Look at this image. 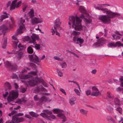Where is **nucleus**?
<instances>
[{
    "label": "nucleus",
    "instance_id": "obj_62",
    "mask_svg": "<svg viewBox=\"0 0 123 123\" xmlns=\"http://www.w3.org/2000/svg\"><path fill=\"white\" fill-rule=\"evenodd\" d=\"M51 32L52 33V35H54L55 34V29L54 30L53 29H52L51 30Z\"/></svg>",
    "mask_w": 123,
    "mask_h": 123
},
{
    "label": "nucleus",
    "instance_id": "obj_58",
    "mask_svg": "<svg viewBox=\"0 0 123 123\" xmlns=\"http://www.w3.org/2000/svg\"><path fill=\"white\" fill-rule=\"evenodd\" d=\"M60 90V91L62 92L63 93H64L65 95H66V92L62 88H61Z\"/></svg>",
    "mask_w": 123,
    "mask_h": 123
},
{
    "label": "nucleus",
    "instance_id": "obj_17",
    "mask_svg": "<svg viewBox=\"0 0 123 123\" xmlns=\"http://www.w3.org/2000/svg\"><path fill=\"white\" fill-rule=\"evenodd\" d=\"M18 118L16 116H13L12 117V121L10 122L8 121L5 123H15L16 122L17 123Z\"/></svg>",
    "mask_w": 123,
    "mask_h": 123
},
{
    "label": "nucleus",
    "instance_id": "obj_23",
    "mask_svg": "<svg viewBox=\"0 0 123 123\" xmlns=\"http://www.w3.org/2000/svg\"><path fill=\"white\" fill-rule=\"evenodd\" d=\"M29 15L31 18L33 17L34 16V12L33 9H31L29 12Z\"/></svg>",
    "mask_w": 123,
    "mask_h": 123
},
{
    "label": "nucleus",
    "instance_id": "obj_27",
    "mask_svg": "<svg viewBox=\"0 0 123 123\" xmlns=\"http://www.w3.org/2000/svg\"><path fill=\"white\" fill-rule=\"evenodd\" d=\"M40 86H37L35 88L34 90V92H40Z\"/></svg>",
    "mask_w": 123,
    "mask_h": 123
},
{
    "label": "nucleus",
    "instance_id": "obj_12",
    "mask_svg": "<svg viewBox=\"0 0 123 123\" xmlns=\"http://www.w3.org/2000/svg\"><path fill=\"white\" fill-rule=\"evenodd\" d=\"M10 26L9 24L7 25H3L0 27V31H6L8 29L9 27Z\"/></svg>",
    "mask_w": 123,
    "mask_h": 123
},
{
    "label": "nucleus",
    "instance_id": "obj_45",
    "mask_svg": "<svg viewBox=\"0 0 123 123\" xmlns=\"http://www.w3.org/2000/svg\"><path fill=\"white\" fill-rule=\"evenodd\" d=\"M116 110L117 111H118L119 113H121L122 111V108L120 107H117L116 109Z\"/></svg>",
    "mask_w": 123,
    "mask_h": 123
},
{
    "label": "nucleus",
    "instance_id": "obj_50",
    "mask_svg": "<svg viewBox=\"0 0 123 123\" xmlns=\"http://www.w3.org/2000/svg\"><path fill=\"white\" fill-rule=\"evenodd\" d=\"M42 84L45 87H47L49 86L45 82L43 81L42 83Z\"/></svg>",
    "mask_w": 123,
    "mask_h": 123
},
{
    "label": "nucleus",
    "instance_id": "obj_13",
    "mask_svg": "<svg viewBox=\"0 0 123 123\" xmlns=\"http://www.w3.org/2000/svg\"><path fill=\"white\" fill-rule=\"evenodd\" d=\"M3 14L0 16V21H2L4 19L8 18L10 15L9 14L7 13L6 12L3 13Z\"/></svg>",
    "mask_w": 123,
    "mask_h": 123
},
{
    "label": "nucleus",
    "instance_id": "obj_19",
    "mask_svg": "<svg viewBox=\"0 0 123 123\" xmlns=\"http://www.w3.org/2000/svg\"><path fill=\"white\" fill-rule=\"evenodd\" d=\"M35 57H34L32 62L35 63L40 62L41 61V59L36 55H35Z\"/></svg>",
    "mask_w": 123,
    "mask_h": 123
},
{
    "label": "nucleus",
    "instance_id": "obj_46",
    "mask_svg": "<svg viewBox=\"0 0 123 123\" xmlns=\"http://www.w3.org/2000/svg\"><path fill=\"white\" fill-rule=\"evenodd\" d=\"M12 38L13 39L16 40V41H15V43L16 44H17L18 43V40H17V38L16 37H14V36H12Z\"/></svg>",
    "mask_w": 123,
    "mask_h": 123
},
{
    "label": "nucleus",
    "instance_id": "obj_63",
    "mask_svg": "<svg viewBox=\"0 0 123 123\" xmlns=\"http://www.w3.org/2000/svg\"><path fill=\"white\" fill-rule=\"evenodd\" d=\"M123 90V88H121L120 87H118L117 88V90L118 91H122Z\"/></svg>",
    "mask_w": 123,
    "mask_h": 123
},
{
    "label": "nucleus",
    "instance_id": "obj_25",
    "mask_svg": "<svg viewBox=\"0 0 123 123\" xmlns=\"http://www.w3.org/2000/svg\"><path fill=\"white\" fill-rule=\"evenodd\" d=\"M27 52L29 54H32L33 52V50L31 46H29L27 48Z\"/></svg>",
    "mask_w": 123,
    "mask_h": 123
},
{
    "label": "nucleus",
    "instance_id": "obj_8",
    "mask_svg": "<svg viewBox=\"0 0 123 123\" xmlns=\"http://www.w3.org/2000/svg\"><path fill=\"white\" fill-rule=\"evenodd\" d=\"M43 111L44 112L41 113L40 115L42 116L43 117L45 118L46 119H49V116L52 114V112L48 110H44Z\"/></svg>",
    "mask_w": 123,
    "mask_h": 123
},
{
    "label": "nucleus",
    "instance_id": "obj_32",
    "mask_svg": "<svg viewBox=\"0 0 123 123\" xmlns=\"http://www.w3.org/2000/svg\"><path fill=\"white\" fill-rule=\"evenodd\" d=\"M31 37L32 40L31 43H33L34 44H36V40L34 37V35H33V34L32 36H31Z\"/></svg>",
    "mask_w": 123,
    "mask_h": 123
},
{
    "label": "nucleus",
    "instance_id": "obj_5",
    "mask_svg": "<svg viewBox=\"0 0 123 123\" xmlns=\"http://www.w3.org/2000/svg\"><path fill=\"white\" fill-rule=\"evenodd\" d=\"M18 93L16 91H12L11 94L7 98L8 101L10 102L13 101L14 100L17 98L18 97Z\"/></svg>",
    "mask_w": 123,
    "mask_h": 123
},
{
    "label": "nucleus",
    "instance_id": "obj_43",
    "mask_svg": "<svg viewBox=\"0 0 123 123\" xmlns=\"http://www.w3.org/2000/svg\"><path fill=\"white\" fill-rule=\"evenodd\" d=\"M22 99V102H23L24 103H25L27 101V98L25 97H23L22 98H21Z\"/></svg>",
    "mask_w": 123,
    "mask_h": 123
},
{
    "label": "nucleus",
    "instance_id": "obj_20",
    "mask_svg": "<svg viewBox=\"0 0 123 123\" xmlns=\"http://www.w3.org/2000/svg\"><path fill=\"white\" fill-rule=\"evenodd\" d=\"M35 80L36 83V85H37L39 83H42L43 81V80L42 78L36 77L35 79Z\"/></svg>",
    "mask_w": 123,
    "mask_h": 123
},
{
    "label": "nucleus",
    "instance_id": "obj_47",
    "mask_svg": "<svg viewBox=\"0 0 123 123\" xmlns=\"http://www.w3.org/2000/svg\"><path fill=\"white\" fill-rule=\"evenodd\" d=\"M61 65L62 68H65L67 67V64L65 62L62 63L61 64Z\"/></svg>",
    "mask_w": 123,
    "mask_h": 123
},
{
    "label": "nucleus",
    "instance_id": "obj_6",
    "mask_svg": "<svg viewBox=\"0 0 123 123\" xmlns=\"http://www.w3.org/2000/svg\"><path fill=\"white\" fill-rule=\"evenodd\" d=\"M53 110L54 112H60L57 114V116L60 118L63 119L62 120L63 122H64L65 121H66V117L65 115L63 114L60 112H61L60 111H62V110H59L58 109H53Z\"/></svg>",
    "mask_w": 123,
    "mask_h": 123
},
{
    "label": "nucleus",
    "instance_id": "obj_60",
    "mask_svg": "<svg viewBox=\"0 0 123 123\" xmlns=\"http://www.w3.org/2000/svg\"><path fill=\"white\" fill-rule=\"evenodd\" d=\"M8 94V92H5V94H3V96L4 97V98H5V97H7V95Z\"/></svg>",
    "mask_w": 123,
    "mask_h": 123
},
{
    "label": "nucleus",
    "instance_id": "obj_56",
    "mask_svg": "<svg viewBox=\"0 0 123 123\" xmlns=\"http://www.w3.org/2000/svg\"><path fill=\"white\" fill-rule=\"evenodd\" d=\"M34 99L36 101H38L39 100L38 98V96L37 95H35L34 97Z\"/></svg>",
    "mask_w": 123,
    "mask_h": 123
},
{
    "label": "nucleus",
    "instance_id": "obj_28",
    "mask_svg": "<svg viewBox=\"0 0 123 123\" xmlns=\"http://www.w3.org/2000/svg\"><path fill=\"white\" fill-rule=\"evenodd\" d=\"M46 96H43L42 97L39 99V101L41 103H43L44 102H45Z\"/></svg>",
    "mask_w": 123,
    "mask_h": 123
},
{
    "label": "nucleus",
    "instance_id": "obj_41",
    "mask_svg": "<svg viewBox=\"0 0 123 123\" xmlns=\"http://www.w3.org/2000/svg\"><path fill=\"white\" fill-rule=\"evenodd\" d=\"M57 71L58 74V75L60 77L62 76V73L58 69H57Z\"/></svg>",
    "mask_w": 123,
    "mask_h": 123
},
{
    "label": "nucleus",
    "instance_id": "obj_37",
    "mask_svg": "<svg viewBox=\"0 0 123 123\" xmlns=\"http://www.w3.org/2000/svg\"><path fill=\"white\" fill-rule=\"evenodd\" d=\"M108 46L109 47H116V45H115V44L114 43H111L108 44Z\"/></svg>",
    "mask_w": 123,
    "mask_h": 123
},
{
    "label": "nucleus",
    "instance_id": "obj_64",
    "mask_svg": "<svg viewBox=\"0 0 123 123\" xmlns=\"http://www.w3.org/2000/svg\"><path fill=\"white\" fill-rule=\"evenodd\" d=\"M97 72V70L95 69H94L92 70L91 73L93 74H95Z\"/></svg>",
    "mask_w": 123,
    "mask_h": 123
},
{
    "label": "nucleus",
    "instance_id": "obj_34",
    "mask_svg": "<svg viewBox=\"0 0 123 123\" xmlns=\"http://www.w3.org/2000/svg\"><path fill=\"white\" fill-rule=\"evenodd\" d=\"M31 77V76L29 74H27L25 75L22 76V79H28Z\"/></svg>",
    "mask_w": 123,
    "mask_h": 123
},
{
    "label": "nucleus",
    "instance_id": "obj_54",
    "mask_svg": "<svg viewBox=\"0 0 123 123\" xmlns=\"http://www.w3.org/2000/svg\"><path fill=\"white\" fill-rule=\"evenodd\" d=\"M12 77L13 79L17 78L18 77L17 75L15 74H13L12 75Z\"/></svg>",
    "mask_w": 123,
    "mask_h": 123
},
{
    "label": "nucleus",
    "instance_id": "obj_2",
    "mask_svg": "<svg viewBox=\"0 0 123 123\" xmlns=\"http://www.w3.org/2000/svg\"><path fill=\"white\" fill-rule=\"evenodd\" d=\"M69 21L68 22L69 25H71L72 23V27L74 28L76 31H81L82 29V26L80 24L82 20L78 17L72 16L69 17Z\"/></svg>",
    "mask_w": 123,
    "mask_h": 123
},
{
    "label": "nucleus",
    "instance_id": "obj_21",
    "mask_svg": "<svg viewBox=\"0 0 123 123\" xmlns=\"http://www.w3.org/2000/svg\"><path fill=\"white\" fill-rule=\"evenodd\" d=\"M31 18L32 19L31 23L32 24H34L41 23V22H37V18L36 17H33Z\"/></svg>",
    "mask_w": 123,
    "mask_h": 123
},
{
    "label": "nucleus",
    "instance_id": "obj_30",
    "mask_svg": "<svg viewBox=\"0 0 123 123\" xmlns=\"http://www.w3.org/2000/svg\"><path fill=\"white\" fill-rule=\"evenodd\" d=\"M80 12L83 13H85L86 12V10L84 7L82 6H80L79 9Z\"/></svg>",
    "mask_w": 123,
    "mask_h": 123
},
{
    "label": "nucleus",
    "instance_id": "obj_9",
    "mask_svg": "<svg viewBox=\"0 0 123 123\" xmlns=\"http://www.w3.org/2000/svg\"><path fill=\"white\" fill-rule=\"evenodd\" d=\"M5 65L6 67L8 68L11 71L17 69V67L16 65L12 64L8 61H7L5 62Z\"/></svg>",
    "mask_w": 123,
    "mask_h": 123
},
{
    "label": "nucleus",
    "instance_id": "obj_31",
    "mask_svg": "<svg viewBox=\"0 0 123 123\" xmlns=\"http://www.w3.org/2000/svg\"><path fill=\"white\" fill-rule=\"evenodd\" d=\"M107 96L108 98L110 99H113L114 98L113 96L109 92H107Z\"/></svg>",
    "mask_w": 123,
    "mask_h": 123
},
{
    "label": "nucleus",
    "instance_id": "obj_38",
    "mask_svg": "<svg viewBox=\"0 0 123 123\" xmlns=\"http://www.w3.org/2000/svg\"><path fill=\"white\" fill-rule=\"evenodd\" d=\"M80 111L82 114L84 115H86L87 112V111L83 109H81Z\"/></svg>",
    "mask_w": 123,
    "mask_h": 123
},
{
    "label": "nucleus",
    "instance_id": "obj_18",
    "mask_svg": "<svg viewBox=\"0 0 123 123\" xmlns=\"http://www.w3.org/2000/svg\"><path fill=\"white\" fill-rule=\"evenodd\" d=\"M114 103L115 105L119 107L120 105V101L117 98H116L114 99Z\"/></svg>",
    "mask_w": 123,
    "mask_h": 123
},
{
    "label": "nucleus",
    "instance_id": "obj_33",
    "mask_svg": "<svg viewBox=\"0 0 123 123\" xmlns=\"http://www.w3.org/2000/svg\"><path fill=\"white\" fill-rule=\"evenodd\" d=\"M107 121L110 123L114 120L110 116H108L107 117Z\"/></svg>",
    "mask_w": 123,
    "mask_h": 123
},
{
    "label": "nucleus",
    "instance_id": "obj_24",
    "mask_svg": "<svg viewBox=\"0 0 123 123\" xmlns=\"http://www.w3.org/2000/svg\"><path fill=\"white\" fill-rule=\"evenodd\" d=\"M76 100V98L75 97H73L70 99L69 100V103L71 105L75 104L74 102Z\"/></svg>",
    "mask_w": 123,
    "mask_h": 123
},
{
    "label": "nucleus",
    "instance_id": "obj_36",
    "mask_svg": "<svg viewBox=\"0 0 123 123\" xmlns=\"http://www.w3.org/2000/svg\"><path fill=\"white\" fill-rule=\"evenodd\" d=\"M35 45L34 46V48L37 50H40L41 48L40 45L39 44H34Z\"/></svg>",
    "mask_w": 123,
    "mask_h": 123
},
{
    "label": "nucleus",
    "instance_id": "obj_1",
    "mask_svg": "<svg viewBox=\"0 0 123 123\" xmlns=\"http://www.w3.org/2000/svg\"><path fill=\"white\" fill-rule=\"evenodd\" d=\"M96 9L98 10L102 11L104 12H106L107 15H101L99 16V19L105 24H108L111 21V18H113L120 16L121 14L116 12H113L111 11H107L106 8H104L102 6H97Z\"/></svg>",
    "mask_w": 123,
    "mask_h": 123
},
{
    "label": "nucleus",
    "instance_id": "obj_14",
    "mask_svg": "<svg viewBox=\"0 0 123 123\" xmlns=\"http://www.w3.org/2000/svg\"><path fill=\"white\" fill-rule=\"evenodd\" d=\"M17 0H14L12 2L10 8L11 11H12L13 10L15 9L16 5V3Z\"/></svg>",
    "mask_w": 123,
    "mask_h": 123
},
{
    "label": "nucleus",
    "instance_id": "obj_55",
    "mask_svg": "<svg viewBox=\"0 0 123 123\" xmlns=\"http://www.w3.org/2000/svg\"><path fill=\"white\" fill-rule=\"evenodd\" d=\"M26 89L25 88H22L21 90V91L23 93H24L26 92Z\"/></svg>",
    "mask_w": 123,
    "mask_h": 123
},
{
    "label": "nucleus",
    "instance_id": "obj_51",
    "mask_svg": "<svg viewBox=\"0 0 123 123\" xmlns=\"http://www.w3.org/2000/svg\"><path fill=\"white\" fill-rule=\"evenodd\" d=\"M74 91H75L76 93L78 95L80 96V92L77 89H74Z\"/></svg>",
    "mask_w": 123,
    "mask_h": 123
},
{
    "label": "nucleus",
    "instance_id": "obj_3",
    "mask_svg": "<svg viewBox=\"0 0 123 123\" xmlns=\"http://www.w3.org/2000/svg\"><path fill=\"white\" fill-rule=\"evenodd\" d=\"M54 29L55 30L56 32V35H57L59 37L61 36L60 33L57 31V29L59 30H62V28L60 27V25L61 24V22L60 21V19L59 18H57L54 22Z\"/></svg>",
    "mask_w": 123,
    "mask_h": 123
},
{
    "label": "nucleus",
    "instance_id": "obj_16",
    "mask_svg": "<svg viewBox=\"0 0 123 123\" xmlns=\"http://www.w3.org/2000/svg\"><path fill=\"white\" fill-rule=\"evenodd\" d=\"M5 90L7 91V90H10L11 87L9 82H6L5 83Z\"/></svg>",
    "mask_w": 123,
    "mask_h": 123
},
{
    "label": "nucleus",
    "instance_id": "obj_53",
    "mask_svg": "<svg viewBox=\"0 0 123 123\" xmlns=\"http://www.w3.org/2000/svg\"><path fill=\"white\" fill-rule=\"evenodd\" d=\"M91 90H87L86 92V94L87 95H89L91 94Z\"/></svg>",
    "mask_w": 123,
    "mask_h": 123
},
{
    "label": "nucleus",
    "instance_id": "obj_42",
    "mask_svg": "<svg viewBox=\"0 0 123 123\" xmlns=\"http://www.w3.org/2000/svg\"><path fill=\"white\" fill-rule=\"evenodd\" d=\"M24 120V118L22 117L18 118V121L17 123L22 122Z\"/></svg>",
    "mask_w": 123,
    "mask_h": 123
},
{
    "label": "nucleus",
    "instance_id": "obj_49",
    "mask_svg": "<svg viewBox=\"0 0 123 123\" xmlns=\"http://www.w3.org/2000/svg\"><path fill=\"white\" fill-rule=\"evenodd\" d=\"M21 1H18V3L16 4V7L17 8L19 7L21 5Z\"/></svg>",
    "mask_w": 123,
    "mask_h": 123
},
{
    "label": "nucleus",
    "instance_id": "obj_59",
    "mask_svg": "<svg viewBox=\"0 0 123 123\" xmlns=\"http://www.w3.org/2000/svg\"><path fill=\"white\" fill-rule=\"evenodd\" d=\"M54 58L55 59L58 60L62 61V60L58 57L57 56H55L54 57Z\"/></svg>",
    "mask_w": 123,
    "mask_h": 123
},
{
    "label": "nucleus",
    "instance_id": "obj_29",
    "mask_svg": "<svg viewBox=\"0 0 123 123\" xmlns=\"http://www.w3.org/2000/svg\"><path fill=\"white\" fill-rule=\"evenodd\" d=\"M84 42V40L82 38H78L77 40V42L76 43H80V44H82Z\"/></svg>",
    "mask_w": 123,
    "mask_h": 123
},
{
    "label": "nucleus",
    "instance_id": "obj_15",
    "mask_svg": "<svg viewBox=\"0 0 123 123\" xmlns=\"http://www.w3.org/2000/svg\"><path fill=\"white\" fill-rule=\"evenodd\" d=\"M28 84L31 87H33L36 85V83L35 82V80L32 79L27 81Z\"/></svg>",
    "mask_w": 123,
    "mask_h": 123
},
{
    "label": "nucleus",
    "instance_id": "obj_7",
    "mask_svg": "<svg viewBox=\"0 0 123 123\" xmlns=\"http://www.w3.org/2000/svg\"><path fill=\"white\" fill-rule=\"evenodd\" d=\"M92 92L91 94V96L97 97L100 95L101 93L97 88L95 86L92 87Z\"/></svg>",
    "mask_w": 123,
    "mask_h": 123
},
{
    "label": "nucleus",
    "instance_id": "obj_44",
    "mask_svg": "<svg viewBox=\"0 0 123 123\" xmlns=\"http://www.w3.org/2000/svg\"><path fill=\"white\" fill-rule=\"evenodd\" d=\"M68 82H73V83H75V84H76L78 86L79 89H80V86H79V84L77 83V82H75L74 81H70V80H68Z\"/></svg>",
    "mask_w": 123,
    "mask_h": 123
},
{
    "label": "nucleus",
    "instance_id": "obj_11",
    "mask_svg": "<svg viewBox=\"0 0 123 123\" xmlns=\"http://www.w3.org/2000/svg\"><path fill=\"white\" fill-rule=\"evenodd\" d=\"M80 33V32H76L75 31H73L71 33L72 36H74L73 37V41L74 42H75L77 41V39L79 38L78 36L79 35Z\"/></svg>",
    "mask_w": 123,
    "mask_h": 123
},
{
    "label": "nucleus",
    "instance_id": "obj_4",
    "mask_svg": "<svg viewBox=\"0 0 123 123\" xmlns=\"http://www.w3.org/2000/svg\"><path fill=\"white\" fill-rule=\"evenodd\" d=\"M20 21L19 25L20 26L19 28L17 31V35L23 33L26 30V29L25 27V25L23 24L25 22V20L23 19L22 17H21L20 18Z\"/></svg>",
    "mask_w": 123,
    "mask_h": 123
},
{
    "label": "nucleus",
    "instance_id": "obj_10",
    "mask_svg": "<svg viewBox=\"0 0 123 123\" xmlns=\"http://www.w3.org/2000/svg\"><path fill=\"white\" fill-rule=\"evenodd\" d=\"M106 41V40L104 38L102 37L100 38L98 42L95 43L94 44L97 45L98 46H102L105 43L104 42H105Z\"/></svg>",
    "mask_w": 123,
    "mask_h": 123
},
{
    "label": "nucleus",
    "instance_id": "obj_22",
    "mask_svg": "<svg viewBox=\"0 0 123 123\" xmlns=\"http://www.w3.org/2000/svg\"><path fill=\"white\" fill-rule=\"evenodd\" d=\"M3 43L2 45V48L3 49H5L6 48L7 43V38L6 37H5L4 38Z\"/></svg>",
    "mask_w": 123,
    "mask_h": 123
},
{
    "label": "nucleus",
    "instance_id": "obj_40",
    "mask_svg": "<svg viewBox=\"0 0 123 123\" xmlns=\"http://www.w3.org/2000/svg\"><path fill=\"white\" fill-rule=\"evenodd\" d=\"M119 80L121 83L120 84V86L123 87V77L121 76L119 78Z\"/></svg>",
    "mask_w": 123,
    "mask_h": 123
},
{
    "label": "nucleus",
    "instance_id": "obj_35",
    "mask_svg": "<svg viewBox=\"0 0 123 123\" xmlns=\"http://www.w3.org/2000/svg\"><path fill=\"white\" fill-rule=\"evenodd\" d=\"M116 47L117 46L118 47L122 46L123 47V44L121 42L118 41L116 42L115 44Z\"/></svg>",
    "mask_w": 123,
    "mask_h": 123
},
{
    "label": "nucleus",
    "instance_id": "obj_48",
    "mask_svg": "<svg viewBox=\"0 0 123 123\" xmlns=\"http://www.w3.org/2000/svg\"><path fill=\"white\" fill-rule=\"evenodd\" d=\"M49 118L48 119H47L50 120L51 118L53 119H55L56 118L55 116L54 115H49Z\"/></svg>",
    "mask_w": 123,
    "mask_h": 123
},
{
    "label": "nucleus",
    "instance_id": "obj_57",
    "mask_svg": "<svg viewBox=\"0 0 123 123\" xmlns=\"http://www.w3.org/2000/svg\"><path fill=\"white\" fill-rule=\"evenodd\" d=\"M85 20L87 23H91V20L90 19H87L86 18H85Z\"/></svg>",
    "mask_w": 123,
    "mask_h": 123
},
{
    "label": "nucleus",
    "instance_id": "obj_26",
    "mask_svg": "<svg viewBox=\"0 0 123 123\" xmlns=\"http://www.w3.org/2000/svg\"><path fill=\"white\" fill-rule=\"evenodd\" d=\"M29 114L31 116L33 117H37L39 116L38 115L33 111L30 112Z\"/></svg>",
    "mask_w": 123,
    "mask_h": 123
},
{
    "label": "nucleus",
    "instance_id": "obj_52",
    "mask_svg": "<svg viewBox=\"0 0 123 123\" xmlns=\"http://www.w3.org/2000/svg\"><path fill=\"white\" fill-rule=\"evenodd\" d=\"M15 103L19 104H21L22 103V99H19L18 101L15 102Z\"/></svg>",
    "mask_w": 123,
    "mask_h": 123
},
{
    "label": "nucleus",
    "instance_id": "obj_61",
    "mask_svg": "<svg viewBox=\"0 0 123 123\" xmlns=\"http://www.w3.org/2000/svg\"><path fill=\"white\" fill-rule=\"evenodd\" d=\"M17 113V111L15 110H13L11 112V113L12 115L15 114Z\"/></svg>",
    "mask_w": 123,
    "mask_h": 123
},
{
    "label": "nucleus",
    "instance_id": "obj_39",
    "mask_svg": "<svg viewBox=\"0 0 123 123\" xmlns=\"http://www.w3.org/2000/svg\"><path fill=\"white\" fill-rule=\"evenodd\" d=\"M28 57L30 60L31 62H33L34 57L33 55H28Z\"/></svg>",
    "mask_w": 123,
    "mask_h": 123
}]
</instances>
